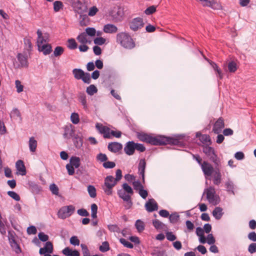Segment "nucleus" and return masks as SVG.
Here are the masks:
<instances>
[{"label":"nucleus","instance_id":"nucleus-1","mask_svg":"<svg viewBox=\"0 0 256 256\" xmlns=\"http://www.w3.org/2000/svg\"><path fill=\"white\" fill-rule=\"evenodd\" d=\"M116 42L124 48L132 50L136 46L135 42L128 32L118 33L116 36Z\"/></svg>","mask_w":256,"mask_h":256},{"label":"nucleus","instance_id":"nucleus-2","mask_svg":"<svg viewBox=\"0 0 256 256\" xmlns=\"http://www.w3.org/2000/svg\"><path fill=\"white\" fill-rule=\"evenodd\" d=\"M122 186L124 191H122V190H119L118 192V194L124 201L127 202V205L125 206L126 209H129L132 205L131 195L134 194V191L131 186L126 183H124Z\"/></svg>","mask_w":256,"mask_h":256},{"label":"nucleus","instance_id":"nucleus-3","mask_svg":"<svg viewBox=\"0 0 256 256\" xmlns=\"http://www.w3.org/2000/svg\"><path fill=\"white\" fill-rule=\"evenodd\" d=\"M180 142L179 140L177 138L160 135L154 137V140L150 144L153 146H163L166 144L178 146L180 144Z\"/></svg>","mask_w":256,"mask_h":256},{"label":"nucleus","instance_id":"nucleus-4","mask_svg":"<svg viewBox=\"0 0 256 256\" xmlns=\"http://www.w3.org/2000/svg\"><path fill=\"white\" fill-rule=\"evenodd\" d=\"M146 162L144 158L140 159V160L138 165V174L140 176L142 177V182L140 180L134 181L132 182L134 188L135 190H138L140 189L144 188L142 184L145 183V170L146 168Z\"/></svg>","mask_w":256,"mask_h":256},{"label":"nucleus","instance_id":"nucleus-5","mask_svg":"<svg viewBox=\"0 0 256 256\" xmlns=\"http://www.w3.org/2000/svg\"><path fill=\"white\" fill-rule=\"evenodd\" d=\"M202 152L208 158L209 160L212 162L214 166H220V160L213 147L209 146L208 144L202 146Z\"/></svg>","mask_w":256,"mask_h":256},{"label":"nucleus","instance_id":"nucleus-6","mask_svg":"<svg viewBox=\"0 0 256 256\" xmlns=\"http://www.w3.org/2000/svg\"><path fill=\"white\" fill-rule=\"evenodd\" d=\"M117 184V182L112 176H108L104 178V184L102 186V190L108 196L112 194V188Z\"/></svg>","mask_w":256,"mask_h":256},{"label":"nucleus","instance_id":"nucleus-7","mask_svg":"<svg viewBox=\"0 0 256 256\" xmlns=\"http://www.w3.org/2000/svg\"><path fill=\"white\" fill-rule=\"evenodd\" d=\"M124 8L118 6L114 8L110 12V16L112 20L116 22H122L124 19Z\"/></svg>","mask_w":256,"mask_h":256},{"label":"nucleus","instance_id":"nucleus-8","mask_svg":"<svg viewBox=\"0 0 256 256\" xmlns=\"http://www.w3.org/2000/svg\"><path fill=\"white\" fill-rule=\"evenodd\" d=\"M75 207L73 205H69L62 207L58 212V217L61 219H65L70 216L74 212Z\"/></svg>","mask_w":256,"mask_h":256},{"label":"nucleus","instance_id":"nucleus-9","mask_svg":"<svg viewBox=\"0 0 256 256\" xmlns=\"http://www.w3.org/2000/svg\"><path fill=\"white\" fill-rule=\"evenodd\" d=\"M74 12L78 14H82L86 11L87 7L85 0H70Z\"/></svg>","mask_w":256,"mask_h":256},{"label":"nucleus","instance_id":"nucleus-10","mask_svg":"<svg viewBox=\"0 0 256 256\" xmlns=\"http://www.w3.org/2000/svg\"><path fill=\"white\" fill-rule=\"evenodd\" d=\"M200 166L206 177L211 176L214 171V168L206 161H204Z\"/></svg>","mask_w":256,"mask_h":256},{"label":"nucleus","instance_id":"nucleus-11","mask_svg":"<svg viewBox=\"0 0 256 256\" xmlns=\"http://www.w3.org/2000/svg\"><path fill=\"white\" fill-rule=\"evenodd\" d=\"M144 26L143 20L140 17L134 18L130 24V28L134 31L138 30L142 28Z\"/></svg>","mask_w":256,"mask_h":256},{"label":"nucleus","instance_id":"nucleus-12","mask_svg":"<svg viewBox=\"0 0 256 256\" xmlns=\"http://www.w3.org/2000/svg\"><path fill=\"white\" fill-rule=\"evenodd\" d=\"M220 166H214V171L213 174V183L214 184L218 186L222 182V174L220 171Z\"/></svg>","mask_w":256,"mask_h":256},{"label":"nucleus","instance_id":"nucleus-13","mask_svg":"<svg viewBox=\"0 0 256 256\" xmlns=\"http://www.w3.org/2000/svg\"><path fill=\"white\" fill-rule=\"evenodd\" d=\"M224 127V120L222 118H220L214 124L212 128V132L216 134H219L221 132L222 129Z\"/></svg>","mask_w":256,"mask_h":256},{"label":"nucleus","instance_id":"nucleus-14","mask_svg":"<svg viewBox=\"0 0 256 256\" xmlns=\"http://www.w3.org/2000/svg\"><path fill=\"white\" fill-rule=\"evenodd\" d=\"M201 2L204 6H209L213 9H220L222 6L214 0H196Z\"/></svg>","mask_w":256,"mask_h":256},{"label":"nucleus","instance_id":"nucleus-15","mask_svg":"<svg viewBox=\"0 0 256 256\" xmlns=\"http://www.w3.org/2000/svg\"><path fill=\"white\" fill-rule=\"evenodd\" d=\"M135 142L134 141L127 142L124 147V152L128 156L132 155L135 151Z\"/></svg>","mask_w":256,"mask_h":256},{"label":"nucleus","instance_id":"nucleus-16","mask_svg":"<svg viewBox=\"0 0 256 256\" xmlns=\"http://www.w3.org/2000/svg\"><path fill=\"white\" fill-rule=\"evenodd\" d=\"M145 207L148 212H152L158 210V205L154 198H150L146 203Z\"/></svg>","mask_w":256,"mask_h":256},{"label":"nucleus","instance_id":"nucleus-17","mask_svg":"<svg viewBox=\"0 0 256 256\" xmlns=\"http://www.w3.org/2000/svg\"><path fill=\"white\" fill-rule=\"evenodd\" d=\"M108 150L114 153H116L122 148V145L118 142H111L108 146Z\"/></svg>","mask_w":256,"mask_h":256},{"label":"nucleus","instance_id":"nucleus-18","mask_svg":"<svg viewBox=\"0 0 256 256\" xmlns=\"http://www.w3.org/2000/svg\"><path fill=\"white\" fill-rule=\"evenodd\" d=\"M17 58L20 62L18 67L28 68V57L20 53H18L17 55Z\"/></svg>","mask_w":256,"mask_h":256},{"label":"nucleus","instance_id":"nucleus-19","mask_svg":"<svg viewBox=\"0 0 256 256\" xmlns=\"http://www.w3.org/2000/svg\"><path fill=\"white\" fill-rule=\"evenodd\" d=\"M206 198L210 203H212L215 200V190L212 186H210L206 190Z\"/></svg>","mask_w":256,"mask_h":256},{"label":"nucleus","instance_id":"nucleus-20","mask_svg":"<svg viewBox=\"0 0 256 256\" xmlns=\"http://www.w3.org/2000/svg\"><path fill=\"white\" fill-rule=\"evenodd\" d=\"M103 30L106 34H114L118 30V28L114 24H108L104 26Z\"/></svg>","mask_w":256,"mask_h":256},{"label":"nucleus","instance_id":"nucleus-21","mask_svg":"<svg viewBox=\"0 0 256 256\" xmlns=\"http://www.w3.org/2000/svg\"><path fill=\"white\" fill-rule=\"evenodd\" d=\"M74 132L75 130L70 126H65L64 128V133L63 134V137L64 138L70 139L76 135L74 134Z\"/></svg>","mask_w":256,"mask_h":256},{"label":"nucleus","instance_id":"nucleus-22","mask_svg":"<svg viewBox=\"0 0 256 256\" xmlns=\"http://www.w3.org/2000/svg\"><path fill=\"white\" fill-rule=\"evenodd\" d=\"M38 50L43 52L44 55L49 54L52 51V46L49 44H44L38 46Z\"/></svg>","mask_w":256,"mask_h":256},{"label":"nucleus","instance_id":"nucleus-23","mask_svg":"<svg viewBox=\"0 0 256 256\" xmlns=\"http://www.w3.org/2000/svg\"><path fill=\"white\" fill-rule=\"evenodd\" d=\"M16 170L21 172L22 176H24L26 174V170L24 164V163L22 160H18L16 164Z\"/></svg>","mask_w":256,"mask_h":256},{"label":"nucleus","instance_id":"nucleus-24","mask_svg":"<svg viewBox=\"0 0 256 256\" xmlns=\"http://www.w3.org/2000/svg\"><path fill=\"white\" fill-rule=\"evenodd\" d=\"M78 100L82 106L85 110H88V106L86 102V96L84 93L80 94L78 96Z\"/></svg>","mask_w":256,"mask_h":256},{"label":"nucleus","instance_id":"nucleus-25","mask_svg":"<svg viewBox=\"0 0 256 256\" xmlns=\"http://www.w3.org/2000/svg\"><path fill=\"white\" fill-rule=\"evenodd\" d=\"M10 242V244L11 246L14 250L16 254H19L21 252V249L20 247V246L16 242L13 236H11L10 238H9Z\"/></svg>","mask_w":256,"mask_h":256},{"label":"nucleus","instance_id":"nucleus-26","mask_svg":"<svg viewBox=\"0 0 256 256\" xmlns=\"http://www.w3.org/2000/svg\"><path fill=\"white\" fill-rule=\"evenodd\" d=\"M73 142L74 146L77 148H80L83 144V140L82 138L78 134H76L73 137Z\"/></svg>","mask_w":256,"mask_h":256},{"label":"nucleus","instance_id":"nucleus-27","mask_svg":"<svg viewBox=\"0 0 256 256\" xmlns=\"http://www.w3.org/2000/svg\"><path fill=\"white\" fill-rule=\"evenodd\" d=\"M210 64L215 71L216 76L218 77L220 80H222L223 78V74L220 68L218 66L217 64L214 62H211Z\"/></svg>","mask_w":256,"mask_h":256},{"label":"nucleus","instance_id":"nucleus-28","mask_svg":"<svg viewBox=\"0 0 256 256\" xmlns=\"http://www.w3.org/2000/svg\"><path fill=\"white\" fill-rule=\"evenodd\" d=\"M223 214L222 208L220 206L216 207L212 212L213 216L218 220H219L222 218Z\"/></svg>","mask_w":256,"mask_h":256},{"label":"nucleus","instance_id":"nucleus-29","mask_svg":"<svg viewBox=\"0 0 256 256\" xmlns=\"http://www.w3.org/2000/svg\"><path fill=\"white\" fill-rule=\"evenodd\" d=\"M70 162L75 168H78L80 164V158L75 156H72L70 158Z\"/></svg>","mask_w":256,"mask_h":256},{"label":"nucleus","instance_id":"nucleus-30","mask_svg":"<svg viewBox=\"0 0 256 256\" xmlns=\"http://www.w3.org/2000/svg\"><path fill=\"white\" fill-rule=\"evenodd\" d=\"M84 71L80 68H74L72 70V74L76 80H80L84 75Z\"/></svg>","mask_w":256,"mask_h":256},{"label":"nucleus","instance_id":"nucleus-31","mask_svg":"<svg viewBox=\"0 0 256 256\" xmlns=\"http://www.w3.org/2000/svg\"><path fill=\"white\" fill-rule=\"evenodd\" d=\"M37 146V141L34 137H31L29 140L30 150L32 152H34Z\"/></svg>","mask_w":256,"mask_h":256},{"label":"nucleus","instance_id":"nucleus-32","mask_svg":"<svg viewBox=\"0 0 256 256\" xmlns=\"http://www.w3.org/2000/svg\"><path fill=\"white\" fill-rule=\"evenodd\" d=\"M135 226L139 232L144 230L145 226L144 222L140 220H138L135 222Z\"/></svg>","mask_w":256,"mask_h":256},{"label":"nucleus","instance_id":"nucleus-33","mask_svg":"<svg viewBox=\"0 0 256 256\" xmlns=\"http://www.w3.org/2000/svg\"><path fill=\"white\" fill-rule=\"evenodd\" d=\"M68 43L67 47L70 50H75L78 48V44L73 38L68 39Z\"/></svg>","mask_w":256,"mask_h":256},{"label":"nucleus","instance_id":"nucleus-34","mask_svg":"<svg viewBox=\"0 0 256 256\" xmlns=\"http://www.w3.org/2000/svg\"><path fill=\"white\" fill-rule=\"evenodd\" d=\"M200 141L204 144V145L210 144V138L208 134H202L200 138Z\"/></svg>","mask_w":256,"mask_h":256},{"label":"nucleus","instance_id":"nucleus-35","mask_svg":"<svg viewBox=\"0 0 256 256\" xmlns=\"http://www.w3.org/2000/svg\"><path fill=\"white\" fill-rule=\"evenodd\" d=\"M86 92L90 96H92L98 92V88L94 84H90L87 87Z\"/></svg>","mask_w":256,"mask_h":256},{"label":"nucleus","instance_id":"nucleus-36","mask_svg":"<svg viewBox=\"0 0 256 256\" xmlns=\"http://www.w3.org/2000/svg\"><path fill=\"white\" fill-rule=\"evenodd\" d=\"M64 49L60 46H57L55 48L53 54L55 57H58L61 56L64 52Z\"/></svg>","mask_w":256,"mask_h":256},{"label":"nucleus","instance_id":"nucleus-37","mask_svg":"<svg viewBox=\"0 0 256 256\" xmlns=\"http://www.w3.org/2000/svg\"><path fill=\"white\" fill-rule=\"evenodd\" d=\"M86 34L84 32L80 34L76 38L77 40L82 44H86L88 42Z\"/></svg>","mask_w":256,"mask_h":256},{"label":"nucleus","instance_id":"nucleus-38","mask_svg":"<svg viewBox=\"0 0 256 256\" xmlns=\"http://www.w3.org/2000/svg\"><path fill=\"white\" fill-rule=\"evenodd\" d=\"M88 194L92 198H94L96 196V189L94 186L90 185L88 187Z\"/></svg>","mask_w":256,"mask_h":256},{"label":"nucleus","instance_id":"nucleus-39","mask_svg":"<svg viewBox=\"0 0 256 256\" xmlns=\"http://www.w3.org/2000/svg\"><path fill=\"white\" fill-rule=\"evenodd\" d=\"M168 217L169 220L171 223L176 224L180 216L177 212H175L170 214Z\"/></svg>","mask_w":256,"mask_h":256},{"label":"nucleus","instance_id":"nucleus-40","mask_svg":"<svg viewBox=\"0 0 256 256\" xmlns=\"http://www.w3.org/2000/svg\"><path fill=\"white\" fill-rule=\"evenodd\" d=\"M110 129L107 126H104L102 130V134H104V138H111Z\"/></svg>","mask_w":256,"mask_h":256},{"label":"nucleus","instance_id":"nucleus-41","mask_svg":"<svg viewBox=\"0 0 256 256\" xmlns=\"http://www.w3.org/2000/svg\"><path fill=\"white\" fill-rule=\"evenodd\" d=\"M228 68L230 72H234L238 68L236 64L234 61L229 62Z\"/></svg>","mask_w":256,"mask_h":256},{"label":"nucleus","instance_id":"nucleus-42","mask_svg":"<svg viewBox=\"0 0 256 256\" xmlns=\"http://www.w3.org/2000/svg\"><path fill=\"white\" fill-rule=\"evenodd\" d=\"M148 134L144 132H138L137 134V138L143 142H147Z\"/></svg>","mask_w":256,"mask_h":256},{"label":"nucleus","instance_id":"nucleus-43","mask_svg":"<svg viewBox=\"0 0 256 256\" xmlns=\"http://www.w3.org/2000/svg\"><path fill=\"white\" fill-rule=\"evenodd\" d=\"M44 248L47 253L52 254L53 252V246L50 242H46Z\"/></svg>","mask_w":256,"mask_h":256},{"label":"nucleus","instance_id":"nucleus-44","mask_svg":"<svg viewBox=\"0 0 256 256\" xmlns=\"http://www.w3.org/2000/svg\"><path fill=\"white\" fill-rule=\"evenodd\" d=\"M100 250L102 252H106L110 250V245L108 242H104L100 246Z\"/></svg>","mask_w":256,"mask_h":256},{"label":"nucleus","instance_id":"nucleus-45","mask_svg":"<svg viewBox=\"0 0 256 256\" xmlns=\"http://www.w3.org/2000/svg\"><path fill=\"white\" fill-rule=\"evenodd\" d=\"M63 6V4L59 0L55 1L54 2V10L56 12H58Z\"/></svg>","mask_w":256,"mask_h":256},{"label":"nucleus","instance_id":"nucleus-46","mask_svg":"<svg viewBox=\"0 0 256 256\" xmlns=\"http://www.w3.org/2000/svg\"><path fill=\"white\" fill-rule=\"evenodd\" d=\"M84 83L90 84L91 82L90 75L88 72H84L81 79Z\"/></svg>","mask_w":256,"mask_h":256},{"label":"nucleus","instance_id":"nucleus-47","mask_svg":"<svg viewBox=\"0 0 256 256\" xmlns=\"http://www.w3.org/2000/svg\"><path fill=\"white\" fill-rule=\"evenodd\" d=\"M85 34H86V36H94L96 34V30L94 28H86L85 30Z\"/></svg>","mask_w":256,"mask_h":256},{"label":"nucleus","instance_id":"nucleus-48","mask_svg":"<svg viewBox=\"0 0 256 256\" xmlns=\"http://www.w3.org/2000/svg\"><path fill=\"white\" fill-rule=\"evenodd\" d=\"M70 120L72 124H77L80 122L79 116L77 113L73 112L70 116Z\"/></svg>","mask_w":256,"mask_h":256},{"label":"nucleus","instance_id":"nucleus-49","mask_svg":"<svg viewBox=\"0 0 256 256\" xmlns=\"http://www.w3.org/2000/svg\"><path fill=\"white\" fill-rule=\"evenodd\" d=\"M96 160L100 162H104L108 160L107 156L102 153H100L96 156Z\"/></svg>","mask_w":256,"mask_h":256},{"label":"nucleus","instance_id":"nucleus-50","mask_svg":"<svg viewBox=\"0 0 256 256\" xmlns=\"http://www.w3.org/2000/svg\"><path fill=\"white\" fill-rule=\"evenodd\" d=\"M50 190L52 193L55 195H58L59 190L58 186L55 184H52L50 186Z\"/></svg>","mask_w":256,"mask_h":256},{"label":"nucleus","instance_id":"nucleus-51","mask_svg":"<svg viewBox=\"0 0 256 256\" xmlns=\"http://www.w3.org/2000/svg\"><path fill=\"white\" fill-rule=\"evenodd\" d=\"M120 242L124 246L130 248H132L134 247L133 244L126 240V239L124 238H120Z\"/></svg>","mask_w":256,"mask_h":256},{"label":"nucleus","instance_id":"nucleus-52","mask_svg":"<svg viewBox=\"0 0 256 256\" xmlns=\"http://www.w3.org/2000/svg\"><path fill=\"white\" fill-rule=\"evenodd\" d=\"M102 166L106 169L112 168L116 166V164L114 162L106 161L102 164Z\"/></svg>","mask_w":256,"mask_h":256},{"label":"nucleus","instance_id":"nucleus-53","mask_svg":"<svg viewBox=\"0 0 256 256\" xmlns=\"http://www.w3.org/2000/svg\"><path fill=\"white\" fill-rule=\"evenodd\" d=\"M106 40L102 37H97L94 40V44L98 46H102L106 42Z\"/></svg>","mask_w":256,"mask_h":256},{"label":"nucleus","instance_id":"nucleus-54","mask_svg":"<svg viewBox=\"0 0 256 256\" xmlns=\"http://www.w3.org/2000/svg\"><path fill=\"white\" fill-rule=\"evenodd\" d=\"M8 194L16 201H19L20 199V196L15 192L8 191Z\"/></svg>","mask_w":256,"mask_h":256},{"label":"nucleus","instance_id":"nucleus-55","mask_svg":"<svg viewBox=\"0 0 256 256\" xmlns=\"http://www.w3.org/2000/svg\"><path fill=\"white\" fill-rule=\"evenodd\" d=\"M152 224L156 229H162L164 226V224L162 222L156 219L153 220Z\"/></svg>","mask_w":256,"mask_h":256},{"label":"nucleus","instance_id":"nucleus-56","mask_svg":"<svg viewBox=\"0 0 256 256\" xmlns=\"http://www.w3.org/2000/svg\"><path fill=\"white\" fill-rule=\"evenodd\" d=\"M226 188L228 192H232L234 194V184L233 182L230 180H228L225 184Z\"/></svg>","mask_w":256,"mask_h":256},{"label":"nucleus","instance_id":"nucleus-57","mask_svg":"<svg viewBox=\"0 0 256 256\" xmlns=\"http://www.w3.org/2000/svg\"><path fill=\"white\" fill-rule=\"evenodd\" d=\"M80 247L82 248L83 256H90L88 246L85 244H82Z\"/></svg>","mask_w":256,"mask_h":256},{"label":"nucleus","instance_id":"nucleus-58","mask_svg":"<svg viewBox=\"0 0 256 256\" xmlns=\"http://www.w3.org/2000/svg\"><path fill=\"white\" fill-rule=\"evenodd\" d=\"M70 243L73 246H78L80 244V240L76 236H72L70 238Z\"/></svg>","mask_w":256,"mask_h":256},{"label":"nucleus","instance_id":"nucleus-59","mask_svg":"<svg viewBox=\"0 0 256 256\" xmlns=\"http://www.w3.org/2000/svg\"><path fill=\"white\" fill-rule=\"evenodd\" d=\"M15 84L18 92L20 93L23 91L24 86L21 84V82L19 80H16Z\"/></svg>","mask_w":256,"mask_h":256},{"label":"nucleus","instance_id":"nucleus-60","mask_svg":"<svg viewBox=\"0 0 256 256\" xmlns=\"http://www.w3.org/2000/svg\"><path fill=\"white\" fill-rule=\"evenodd\" d=\"M156 11V8L154 6L148 7L145 10L144 13L147 15L152 14Z\"/></svg>","mask_w":256,"mask_h":256},{"label":"nucleus","instance_id":"nucleus-61","mask_svg":"<svg viewBox=\"0 0 256 256\" xmlns=\"http://www.w3.org/2000/svg\"><path fill=\"white\" fill-rule=\"evenodd\" d=\"M39 239L42 242H46L48 240V236L42 232H40L38 234Z\"/></svg>","mask_w":256,"mask_h":256},{"label":"nucleus","instance_id":"nucleus-62","mask_svg":"<svg viewBox=\"0 0 256 256\" xmlns=\"http://www.w3.org/2000/svg\"><path fill=\"white\" fill-rule=\"evenodd\" d=\"M98 10V8L96 6H93L90 8L88 15L90 16H93L96 14Z\"/></svg>","mask_w":256,"mask_h":256},{"label":"nucleus","instance_id":"nucleus-63","mask_svg":"<svg viewBox=\"0 0 256 256\" xmlns=\"http://www.w3.org/2000/svg\"><path fill=\"white\" fill-rule=\"evenodd\" d=\"M166 237L168 240L172 242L174 241L176 238V236L171 232H166Z\"/></svg>","mask_w":256,"mask_h":256},{"label":"nucleus","instance_id":"nucleus-64","mask_svg":"<svg viewBox=\"0 0 256 256\" xmlns=\"http://www.w3.org/2000/svg\"><path fill=\"white\" fill-rule=\"evenodd\" d=\"M248 251L250 254H254L256 252V243L250 244L248 247Z\"/></svg>","mask_w":256,"mask_h":256}]
</instances>
